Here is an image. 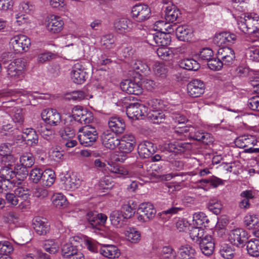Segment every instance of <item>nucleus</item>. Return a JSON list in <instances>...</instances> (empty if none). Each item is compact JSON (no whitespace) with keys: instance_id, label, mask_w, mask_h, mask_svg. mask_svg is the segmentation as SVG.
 Instances as JSON below:
<instances>
[{"instance_id":"45","label":"nucleus","mask_w":259,"mask_h":259,"mask_svg":"<svg viewBox=\"0 0 259 259\" xmlns=\"http://www.w3.org/2000/svg\"><path fill=\"white\" fill-rule=\"evenodd\" d=\"M159 256L161 259H176L177 254L171 247L166 246L161 248Z\"/></svg>"},{"instance_id":"52","label":"nucleus","mask_w":259,"mask_h":259,"mask_svg":"<svg viewBox=\"0 0 259 259\" xmlns=\"http://www.w3.org/2000/svg\"><path fill=\"white\" fill-rule=\"evenodd\" d=\"M157 55L161 59L167 61L173 57V53L169 48L165 47H159L156 51Z\"/></svg>"},{"instance_id":"51","label":"nucleus","mask_w":259,"mask_h":259,"mask_svg":"<svg viewBox=\"0 0 259 259\" xmlns=\"http://www.w3.org/2000/svg\"><path fill=\"white\" fill-rule=\"evenodd\" d=\"M220 253L225 259H232L234 256V249L230 245L224 244L221 246Z\"/></svg>"},{"instance_id":"37","label":"nucleus","mask_w":259,"mask_h":259,"mask_svg":"<svg viewBox=\"0 0 259 259\" xmlns=\"http://www.w3.org/2000/svg\"><path fill=\"white\" fill-rule=\"evenodd\" d=\"M149 120L155 124L163 123L165 120V115L161 110H152L147 114Z\"/></svg>"},{"instance_id":"25","label":"nucleus","mask_w":259,"mask_h":259,"mask_svg":"<svg viewBox=\"0 0 259 259\" xmlns=\"http://www.w3.org/2000/svg\"><path fill=\"white\" fill-rule=\"evenodd\" d=\"M236 38L235 34L229 32H223L215 35L214 41L219 46L230 45L234 42Z\"/></svg>"},{"instance_id":"55","label":"nucleus","mask_w":259,"mask_h":259,"mask_svg":"<svg viewBox=\"0 0 259 259\" xmlns=\"http://www.w3.org/2000/svg\"><path fill=\"white\" fill-rule=\"evenodd\" d=\"M12 244L9 241H0V254L9 256L13 251Z\"/></svg>"},{"instance_id":"59","label":"nucleus","mask_w":259,"mask_h":259,"mask_svg":"<svg viewBox=\"0 0 259 259\" xmlns=\"http://www.w3.org/2000/svg\"><path fill=\"white\" fill-rule=\"evenodd\" d=\"M33 196L39 199H43L48 196V191L42 187L37 186L33 189Z\"/></svg>"},{"instance_id":"35","label":"nucleus","mask_w":259,"mask_h":259,"mask_svg":"<svg viewBox=\"0 0 259 259\" xmlns=\"http://www.w3.org/2000/svg\"><path fill=\"white\" fill-rule=\"evenodd\" d=\"M246 249L249 255L253 257L259 256V240L251 239L246 243Z\"/></svg>"},{"instance_id":"62","label":"nucleus","mask_w":259,"mask_h":259,"mask_svg":"<svg viewBox=\"0 0 259 259\" xmlns=\"http://www.w3.org/2000/svg\"><path fill=\"white\" fill-rule=\"evenodd\" d=\"M208 67L213 70H220L223 65H224L221 60L218 59L211 58L207 63Z\"/></svg>"},{"instance_id":"43","label":"nucleus","mask_w":259,"mask_h":259,"mask_svg":"<svg viewBox=\"0 0 259 259\" xmlns=\"http://www.w3.org/2000/svg\"><path fill=\"white\" fill-rule=\"evenodd\" d=\"M52 203L57 208H62L67 206L68 201L65 196L61 193H57L52 197Z\"/></svg>"},{"instance_id":"1","label":"nucleus","mask_w":259,"mask_h":259,"mask_svg":"<svg viewBox=\"0 0 259 259\" xmlns=\"http://www.w3.org/2000/svg\"><path fill=\"white\" fill-rule=\"evenodd\" d=\"M238 27L248 34L259 33V16L254 13L245 15L243 20L238 23Z\"/></svg>"},{"instance_id":"58","label":"nucleus","mask_w":259,"mask_h":259,"mask_svg":"<svg viewBox=\"0 0 259 259\" xmlns=\"http://www.w3.org/2000/svg\"><path fill=\"white\" fill-rule=\"evenodd\" d=\"M1 161L2 165V166L8 167H15L16 159L12 154L1 157Z\"/></svg>"},{"instance_id":"19","label":"nucleus","mask_w":259,"mask_h":259,"mask_svg":"<svg viewBox=\"0 0 259 259\" xmlns=\"http://www.w3.org/2000/svg\"><path fill=\"white\" fill-rule=\"evenodd\" d=\"M120 88L123 91L129 94L139 95L143 92L141 84L131 80H125L121 82Z\"/></svg>"},{"instance_id":"34","label":"nucleus","mask_w":259,"mask_h":259,"mask_svg":"<svg viewBox=\"0 0 259 259\" xmlns=\"http://www.w3.org/2000/svg\"><path fill=\"white\" fill-rule=\"evenodd\" d=\"M240 196L241 198V200L239 204V207L243 209L249 208L250 206L249 201L254 198L252 191H244L240 194Z\"/></svg>"},{"instance_id":"47","label":"nucleus","mask_w":259,"mask_h":259,"mask_svg":"<svg viewBox=\"0 0 259 259\" xmlns=\"http://www.w3.org/2000/svg\"><path fill=\"white\" fill-rule=\"evenodd\" d=\"M127 239L132 243H137L141 239V233L133 228H130L126 232Z\"/></svg>"},{"instance_id":"2","label":"nucleus","mask_w":259,"mask_h":259,"mask_svg":"<svg viewBox=\"0 0 259 259\" xmlns=\"http://www.w3.org/2000/svg\"><path fill=\"white\" fill-rule=\"evenodd\" d=\"M78 140L82 145L85 147L92 146L98 138V133L96 128L90 125H87L78 130Z\"/></svg>"},{"instance_id":"17","label":"nucleus","mask_w":259,"mask_h":259,"mask_svg":"<svg viewBox=\"0 0 259 259\" xmlns=\"http://www.w3.org/2000/svg\"><path fill=\"white\" fill-rule=\"evenodd\" d=\"M87 219L93 228H98L99 227L104 225L107 217L103 213H98L96 211H90L87 214Z\"/></svg>"},{"instance_id":"21","label":"nucleus","mask_w":259,"mask_h":259,"mask_svg":"<svg viewBox=\"0 0 259 259\" xmlns=\"http://www.w3.org/2000/svg\"><path fill=\"white\" fill-rule=\"evenodd\" d=\"M138 149L139 155L143 158L151 157L156 151L154 144L149 141H144L140 143Z\"/></svg>"},{"instance_id":"12","label":"nucleus","mask_w":259,"mask_h":259,"mask_svg":"<svg viewBox=\"0 0 259 259\" xmlns=\"http://www.w3.org/2000/svg\"><path fill=\"white\" fill-rule=\"evenodd\" d=\"M146 112V107L138 103H131L126 107V115L131 119H139Z\"/></svg>"},{"instance_id":"33","label":"nucleus","mask_w":259,"mask_h":259,"mask_svg":"<svg viewBox=\"0 0 259 259\" xmlns=\"http://www.w3.org/2000/svg\"><path fill=\"white\" fill-rule=\"evenodd\" d=\"M176 34L180 40L185 41L191 38L192 30L187 25H181L176 28Z\"/></svg>"},{"instance_id":"29","label":"nucleus","mask_w":259,"mask_h":259,"mask_svg":"<svg viewBox=\"0 0 259 259\" xmlns=\"http://www.w3.org/2000/svg\"><path fill=\"white\" fill-rule=\"evenodd\" d=\"M17 198L19 199L20 203L25 204L26 209L29 206L30 194L29 190L26 188L18 187L13 191Z\"/></svg>"},{"instance_id":"39","label":"nucleus","mask_w":259,"mask_h":259,"mask_svg":"<svg viewBox=\"0 0 259 259\" xmlns=\"http://www.w3.org/2000/svg\"><path fill=\"white\" fill-rule=\"evenodd\" d=\"M155 26L159 28V31L163 32L164 33H167L170 35V33L176 31V28L177 27L176 23L171 24L163 21H158L155 22Z\"/></svg>"},{"instance_id":"26","label":"nucleus","mask_w":259,"mask_h":259,"mask_svg":"<svg viewBox=\"0 0 259 259\" xmlns=\"http://www.w3.org/2000/svg\"><path fill=\"white\" fill-rule=\"evenodd\" d=\"M22 138L26 141V144L31 147L35 146L38 144V135L32 128H27L24 130Z\"/></svg>"},{"instance_id":"15","label":"nucleus","mask_w":259,"mask_h":259,"mask_svg":"<svg viewBox=\"0 0 259 259\" xmlns=\"http://www.w3.org/2000/svg\"><path fill=\"white\" fill-rule=\"evenodd\" d=\"M218 58L221 60L225 66L231 65L235 60L234 50L229 47H222L218 51Z\"/></svg>"},{"instance_id":"56","label":"nucleus","mask_w":259,"mask_h":259,"mask_svg":"<svg viewBox=\"0 0 259 259\" xmlns=\"http://www.w3.org/2000/svg\"><path fill=\"white\" fill-rule=\"evenodd\" d=\"M44 171L38 167L33 168L30 172L29 177L30 180L34 183H37L41 180Z\"/></svg>"},{"instance_id":"50","label":"nucleus","mask_w":259,"mask_h":259,"mask_svg":"<svg viewBox=\"0 0 259 259\" xmlns=\"http://www.w3.org/2000/svg\"><path fill=\"white\" fill-rule=\"evenodd\" d=\"M115 38L112 34H106L101 38L102 46L107 49H111L115 47Z\"/></svg>"},{"instance_id":"27","label":"nucleus","mask_w":259,"mask_h":259,"mask_svg":"<svg viewBox=\"0 0 259 259\" xmlns=\"http://www.w3.org/2000/svg\"><path fill=\"white\" fill-rule=\"evenodd\" d=\"M99 252L103 256L109 258H117L120 255L118 248L113 245H104L100 248Z\"/></svg>"},{"instance_id":"4","label":"nucleus","mask_w":259,"mask_h":259,"mask_svg":"<svg viewBox=\"0 0 259 259\" xmlns=\"http://www.w3.org/2000/svg\"><path fill=\"white\" fill-rule=\"evenodd\" d=\"M90 76V73L87 72L81 62H77L73 66L71 78L74 83L82 84L89 78Z\"/></svg>"},{"instance_id":"57","label":"nucleus","mask_w":259,"mask_h":259,"mask_svg":"<svg viewBox=\"0 0 259 259\" xmlns=\"http://www.w3.org/2000/svg\"><path fill=\"white\" fill-rule=\"evenodd\" d=\"M13 183L11 180L1 179L0 180V193H9V191L12 189Z\"/></svg>"},{"instance_id":"36","label":"nucleus","mask_w":259,"mask_h":259,"mask_svg":"<svg viewBox=\"0 0 259 259\" xmlns=\"http://www.w3.org/2000/svg\"><path fill=\"white\" fill-rule=\"evenodd\" d=\"M179 254L182 259L193 258L196 254V251L191 245L186 244L180 247Z\"/></svg>"},{"instance_id":"60","label":"nucleus","mask_w":259,"mask_h":259,"mask_svg":"<svg viewBox=\"0 0 259 259\" xmlns=\"http://www.w3.org/2000/svg\"><path fill=\"white\" fill-rule=\"evenodd\" d=\"M107 168L111 172L118 175V177L124 176L128 174V171L126 169L115 164H109V166L107 167Z\"/></svg>"},{"instance_id":"40","label":"nucleus","mask_w":259,"mask_h":259,"mask_svg":"<svg viewBox=\"0 0 259 259\" xmlns=\"http://www.w3.org/2000/svg\"><path fill=\"white\" fill-rule=\"evenodd\" d=\"M55 172L50 169H46L44 171L43 176L41 179L42 185L47 187L51 186L55 180Z\"/></svg>"},{"instance_id":"18","label":"nucleus","mask_w":259,"mask_h":259,"mask_svg":"<svg viewBox=\"0 0 259 259\" xmlns=\"http://www.w3.org/2000/svg\"><path fill=\"white\" fill-rule=\"evenodd\" d=\"M193 148V146L192 144L182 142L170 143L165 146V149L167 151L176 153L192 150Z\"/></svg>"},{"instance_id":"61","label":"nucleus","mask_w":259,"mask_h":259,"mask_svg":"<svg viewBox=\"0 0 259 259\" xmlns=\"http://www.w3.org/2000/svg\"><path fill=\"white\" fill-rule=\"evenodd\" d=\"M199 57L202 60L207 61L210 60L213 55V51L208 48L202 49L199 53Z\"/></svg>"},{"instance_id":"49","label":"nucleus","mask_w":259,"mask_h":259,"mask_svg":"<svg viewBox=\"0 0 259 259\" xmlns=\"http://www.w3.org/2000/svg\"><path fill=\"white\" fill-rule=\"evenodd\" d=\"M34 158L31 153H25L20 158L21 165L26 167H31L34 164Z\"/></svg>"},{"instance_id":"11","label":"nucleus","mask_w":259,"mask_h":259,"mask_svg":"<svg viewBox=\"0 0 259 259\" xmlns=\"http://www.w3.org/2000/svg\"><path fill=\"white\" fill-rule=\"evenodd\" d=\"M101 140L102 145L109 149L113 150L120 144V140L110 130L105 131L102 134Z\"/></svg>"},{"instance_id":"9","label":"nucleus","mask_w":259,"mask_h":259,"mask_svg":"<svg viewBox=\"0 0 259 259\" xmlns=\"http://www.w3.org/2000/svg\"><path fill=\"white\" fill-rule=\"evenodd\" d=\"M205 85L203 81L198 79H194L187 84L188 95L192 98L200 97L204 93Z\"/></svg>"},{"instance_id":"8","label":"nucleus","mask_w":259,"mask_h":259,"mask_svg":"<svg viewBox=\"0 0 259 259\" xmlns=\"http://www.w3.org/2000/svg\"><path fill=\"white\" fill-rule=\"evenodd\" d=\"M248 234L242 229H236L232 230L229 237L230 242L238 246L242 247L248 241Z\"/></svg>"},{"instance_id":"63","label":"nucleus","mask_w":259,"mask_h":259,"mask_svg":"<svg viewBox=\"0 0 259 259\" xmlns=\"http://www.w3.org/2000/svg\"><path fill=\"white\" fill-rule=\"evenodd\" d=\"M86 110L81 106H76L72 109V116L75 120L78 121V120H80V117L83 115Z\"/></svg>"},{"instance_id":"64","label":"nucleus","mask_w":259,"mask_h":259,"mask_svg":"<svg viewBox=\"0 0 259 259\" xmlns=\"http://www.w3.org/2000/svg\"><path fill=\"white\" fill-rule=\"evenodd\" d=\"M13 120L14 122L21 124L24 121V113L22 109L15 108L14 109V115Z\"/></svg>"},{"instance_id":"16","label":"nucleus","mask_w":259,"mask_h":259,"mask_svg":"<svg viewBox=\"0 0 259 259\" xmlns=\"http://www.w3.org/2000/svg\"><path fill=\"white\" fill-rule=\"evenodd\" d=\"M199 248L202 253L206 256L211 255L214 249V241L211 235H206L200 240Z\"/></svg>"},{"instance_id":"53","label":"nucleus","mask_w":259,"mask_h":259,"mask_svg":"<svg viewBox=\"0 0 259 259\" xmlns=\"http://www.w3.org/2000/svg\"><path fill=\"white\" fill-rule=\"evenodd\" d=\"M190 236L194 241H199L204 238V230L201 228L192 227L190 230Z\"/></svg>"},{"instance_id":"48","label":"nucleus","mask_w":259,"mask_h":259,"mask_svg":"<svg viewBox=\"0 0 259 259\" xmlns=\"http://www.w3.org/2000/svg\"><path fill=\"white\" fill-rule=\"evenodd\" d=\"M137 205L134 202H128L127 204H123L122 206V209L124 211L123 215L125 219L131 218L135 213Z\"/></svg>"},{"instance_id":"23","label":"nucleus","mask_w":259,"mask_h":259,"mask_svg":"<svg viewBox=\"0 0 259 259\" xmlns=\"http://www.w3.org/2000/svg\"><path fill=\"white\" fill-rule=\"evenodd\" d=\"M108 124L111 131L113 133L122 134L125 130V122L122 118L119 117L112 116L110 117Z\"/></svg>"},{"instance_id":"28","label":"nucleus","mask_w":259,"mask_h":259,"mask_svg":"<svg viewBox=\"0 0 259 259\" xmlns=\"http://www.w3.org/2000/svg\"><path fill=\"white\" fill-rule=\"evenodd\" d=\"M116 31L121 34H123L130 31L133 27L132 22L126 18H121L114 23Z\"/></svg>"},{"instance_id":"30","label":"nucleus","mask_w":259,"mask_h":259,"mask_svg":"<svg viewBox=\"0 0 259 259\" xmlns=\"http://www.w3.org/2000/svg\"><path fill=\"white\" fill-rule=\"evenodd\" d=\"M165 12V20L169 23H173L177 20H179L181 15L179 9L174 5L167 6Z\"/></svg>"},{"instance_id":"32","label":"nucleus","mask_w":259,"mask_h":259,"mask_svg":"<svg viewBox=\"0 0 259 259\" xmlns=\"http://www.w3.org/2000/svg\"><path fill=\"white\" fill-rule=\"evenodd\" d=\"M33 226L35 232L38 235H45L49 231L48 225L43 218L35 217L33 220Z\"/></svg>"},{"instance_id":"5","label":"nucleus","mask_w":259,"mask_h":259,"mask_svg":"<svg viewBox=\"0 0 259 259\" xmlns=\"http://www.w3.org/2000/svg\"><path fill=\"white\" fill-rule=\"evenodd\" d=\"M156 212L152 204L149 202L142 203L138 209V220L142 222H147L154 218Z\"/></svg>"},{"instance_id":"24","label":"nucleus","mask_w":259,"mask_h":259,"mask_svg":"<svg viewBox=\"0 0 259 259\" xmlns=\"http://www.w3.org/2000/svg\"><path fill=\"white\" fill-rule=\"evenodd\" d=\"M62 188L67 191L74 190L78 188L81 184L80 180L74 175L64 177L62 179Z\"/></svg>"},{"instance_id":"13","label":"nucleus","mask_w":259,"mask_h":259,"mask_svg":"<svg viewBox=\"0 0 259 259\" xmlns=\"http://www.w3.org/2000/svg\"><path fill=\"white\" fill-rule=\"evenodd\" d=\"M64 26V22L59 16L52 15L48 18L46 27L52 33H58L61 31Z\"/></svg>"},{"instance_id":"54","label":"nucleus","mask_w":259,"mask_h":259,"mask_svg":"<svg viewBox=\"0 0 259 259\" xmlns=\"http://www.w3.org/2000/svg\"><path fill=\"white\" fill-rule=\"evenodd\" d=\"M43 246L46 251L51 254L57 252L59 248V244L53 240L46 241Z\"/></svg>"},{"instance_id":"7","label":"nucleus","mask_w":259,"mask_h":259,"mask_svg":"<svg viewBox=\"0 0 259 259\" xmlns=\"http://www.w3.org/2000/svg\"><path fill=\"white\" fill-rule=\"evenodd\" d=\"M132 18L137 22H143L148 19L151 15V9L147 5H136L132 9Z\"/></svg>"},{"instance_id":"41","label":"nucleus","mask_w":259,"mask_h":259,"mask_svg":"<svg viewBox=\"0 0 259 259\" xmlns=\"http://www.w3.org/2000/svg\"><path fill=\"white\" fill-rule=\"evenodd\" d=\"M244 225L248 229L259 228V217L254 214L247 215L244 218Z\"/></svg>"},{"instance_id":"31","label":"nucleus","mask_w":259,"mask_h":259,"mask_svg":"<svg viewBox=\"0 0 259 259\" xmlns=\"http://www.w3.org/2000/svg\"><path fill=\"white\" fill-rule=\"evenodd\" d=\"M5 200L11 207H15L22 210L26 209L25 204L22 203H20L19 199L14 192L6 193Z\"/></svg>"},{"instance_id":"6","label":"nucleus","mask_w":259,"mask_h":259,"mask_svg":"<svg viewBox=\"0 0 259 259\" xmlns=\"http://www.w3.org/2000/svg\"><path fill=\"white\" fill-rule=\"evenodd\" d=\"M10 43L15 53L26 52L30 46V40L26 35H18L11 39Z\"/></svg>"},{"instance_id":"14","label":"nucleus","mask_w":259,"mask_h":259,"mask_svg":"<svg viewBox=\"0 0 259 259\" xmlns=\"http://www.w3.org/2000/svg\"><path fill=\"white\" fill-rule=\"evenodd\" d=\"M41 115L43 120L51 125H57L61 120V115L56 109L44 110Z\"/></svg>"},{"instance_id":"10","label":"nucleus","mask_w":259,"mask_h":259,"mask_svg":"<svg viewBox=\"0 0 259 259\" xmlns=\"http://www.w3.org/2000/svg\"><path fill=\"white\" fill-rule=\"evenodd\" d=\"M25 62L21 58L15 59L7 67V74L10 78H17L22 74Z\"/></svg>"},{"instance_id":"3","label":"nucleus","mask_w":259,"mask_h":259,"mask_svg":"<svg viewBox=\"0 0 259 259\" xmlns=\"http://www.w3.org/2000/svg\"><path fill=\"white\" fill-rule=\"evenodd\" d=\"M146 41L153 46L166 47L171 41V36L169 34L161 31L149 33L146 36Z\"/></svg>"},{"instance_id":"42","label":"nucleus","mask_w":259,"mask_h":259,"mask_svg":"<svg viewBox=\"0 0 259 259\" xmlns=\"http://www.w3.org/2000/svg\"><path fill=\"white\" fill-rule=\"evenodd\" d=\"M125 218L122 211L119 210L113 211L110 215V220L111 224L116 227L121 226Z\"/></svg>"},{"instance_id":"22","label":"nucleus","mask_w":259,"mask_h":259,"mask_svg":"<svg viewBox=\"0 0 259 259\" xmlns=\"http://www.w3.org/2000/svg\"><path fill=\"white\" fill-rule=\"evenodd\" d=\"M257 143L256 138L251 135L240 136L235 141L236 146L240 148H249L256 145Z\"/></svg>"},{"instance_id":"38","label":"nucleus","mask_w":259,"mask_h":259,"mask_svg":"<svg viewBox=\"0 0 259 259\" xmlns=\"http://www.w3.org/2000/svg\"><path fill=\"white\" fill-rule=\"evenodd\" d=\"M180 66L188 70L196 71L200 67L199 63L193 59H184L180 62Z\"/></svg>"},{"instance_id":"44","label":"nucleus","mask_w":259,"mask_h":259,"mask_svg":"<svg viewBox=\"0 0 259 259\" xmlns=\"http://www.w3.org/2000/svg\"><path fill=\"white\" fill-rule=\"evenodd\" d=\"M15 167L2 166L0 170V178L6 180H11L17 177L16 172L15 170Z\"/></svg>"},{"instance_id":"46","label":"nucleus","mask_w":259,"mask_h":259,"mask_svg":"<svg viewBox=\"0 0 259 259\" xmlns=\"http://www.w3.org/2000/svg\"><path fill=\"white\" fill-rule=\"evenodd\" d=\"M78 248L76 245H74L71 242H68L64 244L62 247V255L64 258L66 259L73 253L76 252Z\"/></svg>"},{"instance_id":"20","label":"nucleus","mask_w":259,"mask_h":259,"mask_svg":"<svg viewBox=\"0 0 259 259\" xmlns=\"http://www.w3.org/2000/svg\"><path fill=\"white\" fill-rule=\"evenodd\" d=\"M131 66L133 70L130 72L133 74L130 73V75H133V77L135 78L141 79L142 76V74H146L150 71V68L147 64L140 60L135 61Z\"/></svg>"}]
</instances>
